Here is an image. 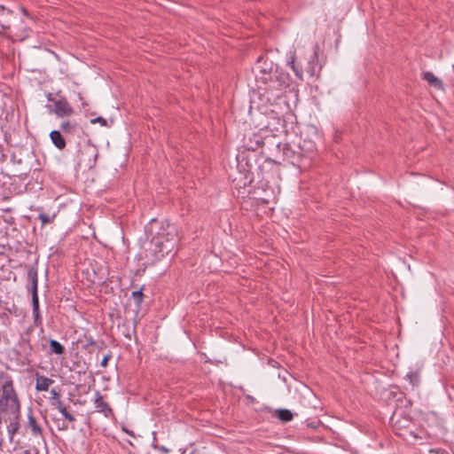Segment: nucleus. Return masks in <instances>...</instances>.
Returning <instances> with one entry per match:
<instances>
[{"label": "nucleus", "instance_id": "a878e982", "mask_svg": "<svg viewBox=\"0 0 454 454\" xmlns=\"http://www.w3.org/2000/svg\"><path fill=\"white\" fill-rule=\"evenodd\" d=\"M76 127L77 123L70 121H65L60 124V129L65 134H72Z\"/></svg>", "mask_w": 454, "mask_h": 454}, {"label": "nucleus", "instance_id": "39448f33", "mask_svg": "<svg viewBox=\"0 0 454 454\" xmlns=\"http://www.w3.org/2000/svg\"><path fill=\"white\" fill-rule=\"evenodd\" d=\"M46 98L48 100L46 105L47 110L58 117H70L74 114L73 106L67 98L61 94V90L57 91L55 94L51 92L46 93Z\"/></svg>", "mask_w": 454, "mask_h": 454}, {"label": "nucleus", "instance_id": "2f4dec72", "mask_svg": "<svg viewBox=\"0 0 454 454\" xmlns=\"http://www.w3.org/2000/svg\"><path fill=\"white\" fill-rule=\"evenodd\" d=\"M91 123H100L102 126H107V121L102 116H98L90 121Z\"/></svg>", "mask_w": 454, "mask_h": 454}, {"label": "nucleus", "instance_id": "f8f14e48", "mask_svg": "<svg viewBox=\"0 0 454 454\" xmlns=\"http://www.w3.org/2000/svg\"><path fill=\"white\" fill-rule=\"evenodd\" d=\"M0 411H9L11 414L13 415V419L7 426V431L12 439L20 428V403L19 402L18 411L15 408H12V406L10 405H0Z\"/></svg>", "mask_w": 454, "mask_h": 454}, {"label": "nucleus", "instance_id": "9b49d317", "mask_svg": "<svg viewBox=\"0 0 454 454\" xmlns=\"http://www.w3.org/2000/svg\"><path fill=\"white\" fill-rule=\"evenodd\" d=\"M320 47L315 44L313 51L309 52V65L307 67V74L309 78H318L323 64L319 61Z\"/></svg>", "mask_w": 454, "mask_h": 454}, {"label": "nucleus", "instance_id": "f3484780", "mask_svg": "<svg viewBox=\"0 0 454 454\" xmlns=\"http://www.w3.org/2000/svg\"><path fill=\"white\" fill-rule=\"evenodd\" d=\"M27 278L31 282V297L38 296V274L36 264L31 265L28 268Z\"/></svg>", "mask_w": 454, "mask_h": 454}, {"label": "nucleus", "instance_id": "4468645a", "mask_svg": "<svg viewBox=\"0 0 454 454\" xmlns=\"http://www.w3.org/2000/svg\"><path fill=\"white\" fill-rule=\"evenodd\" d=\"M254 68L255 81H257V76L261 75L262 73L274 72L275 67L273 62L270 60L267 56L261 55L257 59Z\"/></svg>", "mask_w": 454, "mask_h": 454}, {"label": "nucleus", "instance_id": "f704fd0d", "mask_svg": "<svg viewBox=\"0 0 454 454\" xmlns=\"http://www.w3.org/2000/svg\"><path fill=\"white\" fill-rule=\"evenodd\" d=\"M33 318H34V325H33L34 327L40 326L43 325V319H42L41 314L37 315V316H33Z\"/></svg>", "mask_w": 454, "mask_h": 454}, {"label": "nucleus", "instance_id": "79ce46f5", "mask_svg": "<svg viewBox=\"0 0 454 454\" xmlns=\"http://www.w3.org/2000/svg\"><path fill=\"white\" fill-rule=\"evenodd\" d=\"M124 431H125L127 434H130V435H133V433H132L131 431H129V430H127V429H124Z\"/></svg>", "mask_w": 454, "mask_h": 454}, {"label": "nucleus", "instance_id": "7c9ffc66", "mask_svg": "<svg viewBox=\"0 0 454 454\" xmlns=\"http://www.w3.org/2000/svg\"><path fill=\"white\" fill-rule=\"evenodd\" d=\"M112 356H113L112 351H108V353L106 354L103 356V359L101 360L100 365L103 368H106L107 366V364H108L109 360L112 358Z\"/></svg>", "mask_w": 454, "mask_h": 454}, {"label": "nucleus", "instance_id": "0eeeda50", "mask_svg": "<svg viewBox=\"0 0 454 454\" xmlns=\"http://www.w3.org/2000/svg\"><path fill=\"white\" fill-rule=\"evenodd\" d=\"M13 14V11L6 8L0 4V35H12L16 40L23 41L29 36L30 28L27 26H22L20 28H16L14 32L12 31L10 24L5 20V16H11Z\"/></svg>", "mask_w": 454, "mask_h": 454}, {"label": "nucleus", "instance_id": "58836bf2", "mask_svg": "<svg viewBox=\"0 0 454 454\" xmlns=\"http://www.w3.org/2000/svg\"><path fill=\"white\" fill-rule=\"evenodd\" d=\"M12 160L14 162V163H17V164H21L22 163V160L20 158L17 159V155H16V153H13L12 155Z\"/></svg>", "mask_w": 454, "mask_h": 454}, {"label": "nucleus", "instance_id": "412c9836", "mask_svg": "<svg viewBox=\"0 0 454 454\" xmlns=\"http://www.w3.org/2000/svg\"><path fill=\"white\" fill-rule=\"evenodd\" d=\"M49 345H50L49 354H55L58 356H61V355L65 354V352H66L65 347L56 340L51 339L49 340Z\"/></svg>", "mask_w": 454, "mask_h": 454}, {"label": "nucleus", "instance_id": "5701e85b", "mask_svg": "<svg viewBox=\"0 0 454 454\" xmlns=\"http://www.w3.org/2000/svg\"><path fill=\"white\" fill-rule=\"evenodd\" d=\"M276 417L282 422H289L293 419L294 414L290 410L278 409L276 410Z\"/></svg>", "mask_w": 454, "mask_h": 454}, {"label": "nucleus", "instance_id": "423d86ee", "mask_svg": "<svg viewBox=\"0 0 454 454\" xmlns=\"http://www.w3.org/2000/svg\"><path fill=\"white\" fill-rule=\"evenodd\" d=\"M175 250V240L163 242L160 237H153L148 248L145 250V256L151 259L152 262L161 260L167 254Z\"/></svg>", "mask_w": 454, "mask_h": 454}, {"label": "nucleus", "instance_id": "6ab92c4d", "mask_svg": "<svg viewBox=\"0 0 454 454\" xmlns=\"http://www.w3.org/2000/svg\"><path fill=\"white\" fill-rule=\"evenodd\" d=\"M54 380L39 374V372L35 373V390L36 391H48L50 386L53 384Z\"/></svg>", "mask_w": 454, "mask_h": 454}, {"label": "nucleus", "instance_id": "4c0bfd02", "mask_svg": "<svg viewBox=\"0 0 454 454\" xmlns=\"http://www.w3.org/2000/svg\"><path fill=\"white\" fill-rule=\"evenodd\" d=\"M97 342H98V345H95L94 347H96L98 350H101L102 348L106 347V342L103 340L97 341Z\"/></svg>", "mask_w": 454, "mask_h": 454}, {"label": "nucleus", "instance_id": "aec40b11", "mask_svg": "<svg viewBox=\"0 0 454 454\" xmlns=\"http://www.w3.org/2000/svg\"><path fill=\"white\" fill-rule=\"evenodd\" d=\"M50 138L52 144L59 149L63 150L66 148L67 143L59 130H52L50 133Z\"/></svg>", "mask_w": 454, "mask_h": 454}, {"label": "nucleus", "instance_id": "bb28decb", "mask_svg": "<svg viewBox=\"0 0 454 454\" xmlns=\"http://www.w3.org/2000/svg\"><path fill=\"white\" fill-rule=\"evenodd\" d=\"M143 290H144V288L141 287L138 290L133 291L131 294V297L134 299L137 307H140V305L142 304L143 300H144Z\"/></svg>", "mask_w": 454, "mask_h": 454}, {"label": "nucleus", "instance_id": "f257e3e1", "mask_svg": "<svg viewBox=\"0 0 454 454\" xmlns=\"http://www.w3.org/2000/svg\"><path fill=\"white\" fill-rule=\"evenodd\" d=\"M255 82L260 98L273 106L284 101L283 93L290 84V75L276 65L274 72L262 73Z\"/></svg>", "mask_w": 454, "mask_h": 454}, {"label": "nucleus", "instance_id": "f03ea898", "mask_svg": "<svg viewBox=\"0 0 454 454\" xmlns=\"http://www.w3.org/2000/svg\"><path fill=\"white\" fill-rule=\"evenodd\" d=\"M277 148L282 152L283 160H286L300 169H305L311 165V157L308 152L297 144L278 143Z\"/></svg>", "mask_w": 454, "mask_h": 454}, {"label": "nucleus", "instance_id": "393cba45", "mask_svg": "<svg viewBox=\"0 0 454 454\" xmlns=\"http://www.w3.org/2000/svg\"><path fill=\"white\" fill-rule=\"evenodd\" d=\"M406 379L409 380L412 387H419L420 383V377L419 372H410L406 375Z\"/></svg>", "mask_w": 454, "mask_h": 454}, {"label": "nucleus", "instance_id": "b1692460", "mask_svg": "<svg viewBox=\"0 0 454 454\" xmlns=\"http://www.w3.org/2000/svg\"><path fill=\"white\" fill-rule=\"evenodd\" d=\"M50 403L54 408H58L59 403H64L61 400L60 393L56 388L51 390Z\"/></svg>", "mask_w": 454, "mask_h": 454}, {"label": "nucleus", "instance_id": "a19ab883", "mask_svg": "<svg viewBox=\"0 0 454 454\" xmlns=\"http://www.w3.org/2000/svg\"><path fill=\"white\" fill-rule=\"evenodd\" d=\"M245 178H246V179H248V178H249V181H248V182H249V183H251V182H252V177H249L247 174H246V175H245Z\"/></svg>", "mask_w": 454, "mask_h": 454}, {"label": "nucleus", "instance_id": "ddd939ff", "mask_svg": "<svg viewBox=\"0 0 454 454\" xmlns=\"http://www.w3.org/2000/svg\"><path fill=\"white\" fill-rule=\"evenodd\" d=\"M21 176L12 179L8 184V195L4 196L5 199L22 194L27 191V184L21 180Z\"/></svg>", "mask_w": 454, "mask_h": 454}, {"label": "nucleus", "instance_id": "ea45409f", "mask_svg": "<svg viewBox=\"0 0 454 454\" xmlns=\"http://www.w3.org/2000/svg\"><path fill=\"white\" fill-rule=\"evenodd\" d=\"M442 449H437V450H430V453H442Z\"/></svg>", "mask_w": 454, "mask_h": 454}, {"label": "nucleus", "instance_id": "37998d69", "mask_svg": "<svg viewBox=\"0 0 454 454\" xmlns=\"http://www.w3.org/2000/svg\"><path fill=\"white\" fill-rule=\"evenodd\" d=\"M452 69H453V72H454V65L452 66Z\"/></svg>", "mask_w": 454, "mask_h": 454}, {"label": "nucleus", "instance_id": "c85d7f7f", "mask_svg": "<svg viewBox=\"0 0 454 454\" xmlns=\"http://www.w3.org/2000/svg\"><path fill=\"white\" fill-rule=\"evenodd\" d=\"M32 300V314L33 316L40 315V307H39V297H31Z\"/></svg>", "mask_w": 454, "mask_h": 454}, {"label": "nucleus", "instance_id": "cd10ccee", "mask_svg": "<svg viewBox=\"0 0 454 454\" xmlns=\"http://www.w3.org/2000/svg\"><path fill=\"white\" fill-rule=\"evenodd\" d=\"M55 218V215H49L44 213H40L38 215V219L41 221L42 225H45L48 223H51Z\"/></svg>", "mask_w": 454, "mask_h": 454}, {"label": "nucleus", "instance_id": "dca6fc26", "mask_svg": "<svg viewBox=\"0 0 454 454\" xmlns=\"http://www.w3.org/2000/svg\"><path fill=\"white\" fill-rule=\"evenodd\" d=\"M27 427L30 429L31 434L34 437L43 438V429L38 424L36 419L34 417L32 410H29L28 414H27Z\"/></svg>", "mask_w": 454, "mask_h": 454}, {"label": "nucleus", "instance_id": "9d476101", "mask_svg": "<svg viewBox=\"0 0 454 454\" xmlns=\"http://www.w3.org/2000/svg\"><path fill=\"white\" fill-rule=\"evenodd\" d=\"M154 237L162 238V241L166 243L171 240H175V249L177 247L179 243V238L177 234L176 227L170 223L169 221L165 220L160 223L159 231L153 235Z\"/></svg>", "mask_w": 454, "mask_h": 454}, {"label": "nucleus", "instance_id": "2eb2a0df", "mask_svg": "<svg viewBox=\"0 0 454 454\" xmlns=\"http://www.w3.org/2000/svg\"><path fill=\"white\" fill-rule=\"evenodd\" d=\"M95 409L98 412H102L105 417L110 418L114 417L113 409L110 407L108 403H106L103 396L101 395L99 391L96 392V398L94 401Z\"/></svg>", "mask_w": 454, "mask_h": 454}, {"label": "nucleus", "instance_id": "20e7f679", "mask_svg": "<svg viewBox=\"0 0 454 454\" xmlns=\"http://www.w3.org/2000/svg\"><path fill=\"white\" fill-rule=\"evenodd\" d=\"M0 405H10L18 411L19 396L12 376L0 370Z\"/></svg>", "mask_w": 454, "mask_h": 454}, {"label": "nucleus", "instance_id": "7ed1b4c3", "mask_svg": "<svg viewBox=\"0 0 454 454\" xmlns=\"http://www.w3.org/2000/svg\"><path fill=\"white\" fill-rule=\"evenodd\" d=\"M34 326H28L21 334L17 343V348L13 349L17 364L20 366H30L33 363L34 346L30 335Z\"/></svg>", "mask_w": 454, "mask_h": 454}, {"label": "nucleus", "instance_id": "4be33fe9", "mask_svg": "<svg viewBox=\"0 0 454 454\" xmlns=\"http://www.w3.org/2000/svg\"><path fill=\"white\" fill-rule=\"evenodd\" d=\"M56 409L62 414L65 420L68 423L73 424L76 421L74 415L67 410V407L65 405V403H59V407Z\"/></svg>", "mask_w": 454, "mask_h": 454}, {"label": "nucleus", "instance_id": "c756f323", "mask_svg": "<svg viewBox=\"0 0 454 454\" xmlns=\"http://www.w3.org/2000/svg\"><path fill=\"white\" fill-rule=\"evenodd\" d=\"M84 338L86 340V344L83 345L82 348L89 350L90 353H91V350L89 349V346H95L98 345V342L93 339L90 335L84 334Z\"/></svg>", "mask_w": 454, "mask_h": 454}, {"label": "nucleus", "instance_id": "473e14b6", "mask_svg": "<svg viewBox=\"0 0 454 454\" xmlns=\"http://www.w3.org/2000/svg\"><path fill=\"white\" fill-rule=\"evenodd\" d=\"M321 425V421L319 419L314 420L312 422H307V427L309 428L317 429Z\"/></svg>", "mask_w": 454, "mask_h": 454}, {"label": "nucleus", "instance_id": "6e6552de", "mask_svg": "<svg viewBox=\"0 0 454 454\" xmlns=\"http://www.w3.org/2000/svg\"><path fill=\"white\" fill-rule=\"evenodd\" d=\"M98 151L96 145L88 141L77 152V163L80 167L91 168L96 165Z\"/></svg>", "mask_w": 454, "mask_h": 454}, {"label": "nucleus", "instance_id": "a211bd4d", "mask_svg": "<svg viewBox=\"0 0 454 454\" xmlns=\"http://www.w3.org/2000/svg\"><path fill=\"white\" fill-rule=\"evenodd\" d=\"M421 78L427 83L439 90L444 91V85L441 79L436 77L432 72L426 71L421 74Z\"/></svg>", "mask_w": 454, "mask_h": 454}, {"label": "nucleus", "instance_id": "72a5a7b5", "mask_svg": "<svg viewBox=\"0 0 454 454\" xmlns=\"http://www.w3.org/2000/svg\"><path fill=\"white\" fill-rule=\"evenodd\" d=\"M33 318H34V325H33L34 327L40 326L43 325V319H42L41 314L37 315V316H33Z\"/></svg>", "mask_w": 454, "mask_h": 454}, {"label": "nucleus", "instance_id": "1a4fd4ad", "mask_svg": "<svg viewBox=\"0 0 454 454\" xmlns=\"http://www.w3.org/2000/svg\"><path fill=\"white\" fill-rule=\"evenodd\" d=\"M287 62L294 72L295 76L299 80H302L303 73H307V67L309 65V52H303L299 55L293 54Z\"/></svg>", "mask_w": 454, "mask_h": 454}, {"label": "nucleus", "instance_id": "c9c22d12", "mask_svg": "<svg viewBox=\"0 0 454 454\" xmlns=\"http://www.w3.org/2000/svg\"><path fill=\"white\" fill-rule=\"evenodd\" d=\"M69 428V423L64 420L61 424H58V429L60 431H66Z\"/></svg>", "mask_w": 454, "mask_h": 454}, {"label": "nucleus", "instance_id": "e433bc0d", "mask_svg": "<svg viewBox=\"0 0 454 454\" xmlns=\"http://www.w3.org/2000/svg\"><path fill=\"white\" fill-rule=\"evenodd\" d=\"M20 9L24 16L27 17L28 19H33V16L28 12V11L24 6H20Z\"/></svg>", "mask_w": 454, "mask_h": 454}]
</instances>
